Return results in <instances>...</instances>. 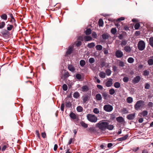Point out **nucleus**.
<instances>
[{
  "label": "nucleus",
  "instance_id": "nucleus-32",
  "mask_svg": "<svg viewBox=\"0 0 153 153\" xmlns=\"http://www.w3.org/2000/svg\"><path fill=\"white\" fill-rule=\"evenodd\" d=\"M95 46V43L94 42H91L88 43L87 46L88 48H91L94 47Z\"/></svg>",
  "mask_w": 153,
  "mask_h": 153
},
{
  "label": "nucleus",
  "instance_id": "nucleus-26",
  "mask_svg": "<svg viewBox=\"0 0 153 153\" xmlns=\"http://www.w3.org/2000/svg\"><path fill=\"white\" fill-rule=\"evenodd\" d=\"M102 94L103 97H104V99H106L109 96L105 92H104L102 93Z\"/></svg>",
  "mask_w": 153,
  "mask_h": 153
},
{
  "label": "nucleus",
  "instance_id": "nucleus-50",
  "mask_svg": "<svg viewBox=\"0 0 153 153\" xmlns=\"http://www.w3.org/2000/svg\"><path fill=\"white\" fill-rule=\"evenodd\" d=\"M77 110L78 112H81L82 111V108L81 106H78L77 108Z\"/></svg>",
  "mask_w": 153,
  "mask_h": 153
},
{
  "label": "nucleus",
  "instance_id": "nucleus-59",
  "mask_svg": "<svg viewBox=\"0 0 153 153\" xmlns=\"http://www.w3.org/2000/svg\"><path fill=\"white\" fill-rule=\"evenodd\" d=\"M82 45V42L80 41H78L76 43V46L77 47H79L80 46Z\"/></svg>",
  "mask_w": 153,
  "mask_h": 153
},
{
  "label": "nucleus",
  "instance_id": "nucleus-23",
  "mask_svg": "<svg viewBox=\"0 0 153 153\" xmlns=\"http://www.w3.org/2000/svg\"><path fill=\"white\" fill-rule=\"evenodd\" d=\"M84 40L85 41H91L92 39L91 37L89 36H85L84 37Z\"/></svg>",
  "mask_w": 153,
  "mask_h": 153
},
{
  "label": "nucleus",
  "instance_id": "nucleus-13",
  "mask_svg": "<svg viewBox=\"0 0 153 153\" xmlns=\"http://www.w3.org/2000/svg\"><path fill=\"white\" fill-rule=\"evenodd\" d=\"M135 114H129L127 116V118L129 120H133L135 117Z\"/></svg>",
  "mask_w": 153,
  "mask_h": 153
},
{
  "label": "nucleus",
  "instance_id": "nucleus-11",
  "mask_svg": "<svg viewBox=\"0 0 153 153\" xmlns=\"http://www.w3.org/2000/svg\"><path fill=\"white\" fill-rule=\"evenodd\" d=\"M69 76V74L68 72L67 71L65 72L64 73L63 75L61 76L62 79L64 80L68 78Z\"/></svg>",
  "mask_w": 153,
  "mask_h": 153
},
{
  "label": "nucleus",
  "instance_id": "nucleus-2",
  "mask_svg": "<svg viewBox=\"0 0 153 153\" xmlns=\"http://www.w3.org/2000/svg\"><path fill=\"white\" fill-rule=\"evenodd\" d=\"M144 102L142 100H139L134 105V108L136 110H141L143 107Z\"/></svg>",
  "mask_w": 153,
  "mask_h": 153
},
{
  "label": "nucleus",
  "instance_id": "nucleus-45",
  "mask_svg": "<svg viewBox=\"0 0 153 153\" xmlns=\"http://www.w3.org/2000/svg\"><path fill=\"white\" fill-rule=\"evenodd\" d=\"M88 131L91 132H94L95 131V128L94 127H90L88 129Z\"/></svg>",
  "mask_w": 153,
  "mask_h": 153
},
{
  "label": "nucleus",
  "instance_id": "nucleus-38",
  "mask_svg": "<svg viewBox=\"0 0 153 153\" xmlns=\"http://www.w3.org/2000/svg\"><path fill=\"white\" fill-rule=\"evenodd\" d=\"M115 93V91L114 89L111 88L109 90V93L110 95H113Z\"/></svg>",
  "mask_w": 153,
  "mask_h": 153
},
{
  "label": "nucleus",
  "instance_id": "nucleus-51",
  "mask_svg": "<svg viewBox=\"0 0 153 153\" xmlns=\"http://www.w3.org/2000/svg\"><path fill=\"white\" fill-rule=\"evenodd\" d=\"M5 23L4 22H2L0 23V29L3 28L5 26Z\"/></svg>",
  "mask_w": 153,
  "mask_h": 153
},
{
  "label": "nucleus",
  "instance_id": "nucleus-61",
  "mask_svg": "<svg viewBox=\"0 0 153 153\" xmlns=\"http://www.w3.org/2000/svg\"><path fill=\"white\" fill-rule=\"evenodd\" d=\"M97 87L100 90H102L103 89L102 86L100 85H97Z\"/></svg>",
  "mask_w": 153,
  "mask_h": 153
},
{
  "label": "nucleus",
  "instance_id": "nucleus-47",
  "mask_svg": "<svg viewBox=\"0 0 153 153\" xmlns=\"http://www.w3.org/2000/svg\"><path fill=\"white\" fill-rule=\"evenodd\" d=\"M65 105L66 107L69 108L71 107V104L70 102H66Z\"/></svg>",
  "mask_w": 153,
  "mask_h": 153
},
{
  "label": "nucleus",
  "instance_id": "nucleus-22",
  "mask_svg": "<svg viewBox=\"0 0 153 153\" xmlns=\"http://www.w3.org/2000/svg\"><path fill=\"white\" fill-rule=\"evenodd\" d=\"M70 117L73 119H76V115L74 113L71 112L70 114Z\"/></svg>",
  "mask_w": 153,
  "mask_h": 153
},
{
  "label": "nucleus",
  "instance_id": "nucleus-63",
  "mask_svg": "<svg viewBox=\"0 0 153 153\" xmlns=\"http://www.w3.org/2000/svg\"><path fill=\"white\" fill-rule=\"evenodd\" d=\"M41 135L42 137L44 138H45L46 137V134L45 132L42 133Z\"/></svg>",
  "mask_w": 153,
  "mask_h": 153
},
{
  "label": "nucleus",
  "instance_id": "nucleus-37",
  "mask_svg": "<svg viewBox=\"0 0 153 153\" xmlns=\"http://www.w3.org/2000/svg\"><path fill=\"white\" fill-rule=\"evenodd\" d=\"M127 43V41L125 40H123L121 43V45L122 47L125 46Z\"/></svg>",
  "mask_w": 153,
  "mask_h": 153
},
{
  "label": "nucleus",
  "instance_id": "nucleus-35",
  "mask_svg": "<svg viewBox=\"0 0 153 153\" xmlns=\"http://www.w3.org/2000/svg\"><path fill=\"white\" fill-rule=\"evenodd\" d=\"M13 26L12 25H10V24H8L7 25V30L10 31L12 28H13Z\"/></svg>",
  "mask_w": 153,
  "mask_h": 153
},
{
  "label": "nucleus",
  "instance_id": "nucleus-5",
  "mask_svg": "<svg viewBox=\"0 0 153 153\" xmlns=\"http://www.w3.org/2000/svg\"><path fill=\"white\" fill-rule=\"evenodd\" d=\"M103 109L106 112H110L112 111L113 107L109 104L105 105L103 106Z\"/></svg>",
  "mask_w": 153,
  "mask_h": 153
},
{
  "label": "nucleus",
  "instance_id": "nucleus-55",
  "mask_svg": "<svg viewBox=\"0 0 153 153\" xmlns=\"http://www.w3.org/2000/svg\"><path fill=\"white\" fill-rule=\"evenodd\" d=\"M140 27V25L138 23H137L135 24L134 25V27L136 30H137L139 29Z\"/></svg>",
  "mask_w": 153,
  "mask_h": 153
},
{
  "label": "nucleus",
  "instance_id": "nucleus-48",
  "mask_svg": "<svg viewBox=\"0 0 153 153\" xmlns=\"http://www.w3.org/2000/svg\"><path fill=\"white\" fill-rule=\"evenodd\" d=\"M89 62L90 63L92 64L94 62L95 59L93 58H91L89 59Z\"/></svg>",
  "mask_w": 153,
  "mask_h": 153
},
{
  "label": "nucleus",
  "instance_id": "nucleus-25",
  "mask_svg": "<svg viewBox=\"0 0 153 153\" xmlns=\"http://www.w3.org/2000/svg\"><path fill=\"white\" fill-rule=\"evenodd\" d=\"M114 85L115 88H118L120 87V84L119 82H116L114 83Z\"/></svg>",
  "mask_w": 153,
  "mask_h": 153
},
{
  "label": "nucleus",
  "instance_id": "nucleus-6",
  "mask_svg": "<svg viewBox=\"0 0 153 153\" xmlns=\"http://www.w3.org/2000/svg\"><path fill=\"white\" fill-rule=\"evenodd\" d=\"M1 33L2 34L3 36L6 38L8 37L10 35L9 32L6 30H3Z\"/></svg>",
  "mask_w": 153,
  "mask_h": 153
},
{
  "label": "nucleus",
  "instance_id": "nucleus-44",
  "mask_svg": "<svg viewBox=\"0 0 153 153\" xmlns=\"http://www.w3.org/2000/svg\"><path fill=\"white\" fill-rule=\"evenodd\" d=\"M1 18L2 19L6 20L7 19V16L5 14H3L1 16Z\"/></svg>",
  "mask_w": 153,
  "mask_h": 153
},
{
  "label": "nucleus",
  "instance_id": "nucleus-42",
  "mask_svg": "<svg viewBox=\"0 0 153 153\" xmlns=\"http://www.w3.org/2000/svg\"><path fill=\"white\" fill-rule=\"evenodd\" d=\"M99 25L100 26H102L103 24V21L102 19H100L99 20Z\"/></svg>",
  "mask_w": 153,
  "mask_h": 153
},
{
  "label": "nucleus",
  "instance_id": "nucleus-36",
  "mask_svg": "<svg viewBox=\"0 0 153 153\" xmlns=\"http://www.w3.org/2000/svg\"><path fill=\"white\" fill-rule=\"evenodd\" d=\"M134 61V59L132 57H129L127 60L128 62L130 63H133Z\"/></svg>",
  "mask_w": 153,
  "mask_h": 153
},
{
  "label": "nucleus",
  "instance_id": "nucleus-56",
  "mask_svg": "<svg viewBox=\"0 0 153 153\" xmlns=\"http://www.w3.org/2000/svg\"><path fill=\"white\" fill-rule=\"evenodd\" d=\"M92 36L94 38H96L97 37V34L94 32H93L92 33Z\"/></svg>",
  "mask_w": 153,
  "mask_h": 153
},
{
  "label": "nucleus",
  "instance_id": "nucleus-4",
  "mask_svg": "<svg viewBox=\"0 0 153 153\" xmlns=\"http://www.w3.org/2000/svg\"><path fill=\"white\" fill-rule=\"evenodd\" d=\"M145 43L143 41L141 40L139 41L137 44V47L139 50L142 51L145 49Z\"/></svg>",
  "mask_w": 153,
  "mask_h": 153
},
{
  "label": "nucleus",
  "instance_id": "nucleus-17",
  "mask_svg": "<svg viewBox=\"0 0 153 153\" xmlns=\"http://www.w3.org/2000/svg\"><path fill=\"white\" fill-rule=\"evenodd\" d=\"M117 121L119 123H122L124 121V120L122 117H119L116 118Z\"/></svg>",
  "mask_w": 153,
  "mask_h": 153
},
{
  "label": "nucleus",
  "instance_id": "nucleus-24",
  "mask_svg": "<svg viewBox=\"0 0 153 153\" xmlns=\"http://www.w3.org/2000/svg\"><path fill=\"white\" fill-rule=\"evenodd\" d=\"M133 99L131 97H128L126 99V102L129 103H131L133 102Z\"/></svg>",
  "mask_w": 153,
  "mask_h": 153
},
{
  "label": "nucleus",
  "instance_id": "nucleus-27",
  "mask_svg": "<svg viewBox=\"0 0 153 153\" xmlns=\"http://www.w3.org/2000/svg\"><path fill=\"white\" fill-rule=\"evenodd\" d=\"M149 44L153 48V37H151L149 39Z\"/></svg>",
  "mask_w": 153,
  "mask_h": 153
},
{
  "label": "nucleus",
  "instance_id": "nucleus-18",
  "mask_svg": "<svg viewBox=\"0 0 153 153\" xmlns=\"http://www.w3.org/2000/svg\"><path fill=\"white\" fill-rule=\"evenodd\" d=\"M95 98L97 101H100L102 99V97L100 94H97L95 96Z\"/></svg>",
  "mask_w": 153,
  "mask_h": 153
},
{
  "label": "nucleus",
  "instance_id": "nucleus-16",
  "mask_svg": "<svg viewBox=\"0 0 153 153\" xmlns=\"http://www.w3.org/2000/svg\"><path fill=\"white\" fill-rule=\"evenodd\" d=\"M124 50L127 53H129L131 51V48L129 46H126L124 48Z\"/></svg>",
  "mask_w": 153,
  "mask_h": 153
},
{
  "label": "nucleus",
  "instance_id": "nucleus-12",
  "mask_svg": "<svg viewBox=\"0 0 153 153\" xmlns=\"http://www.w3.org/2000/svg\"><path fill=\"white\" fill-rule=\"evenodd\" d=\"M68 70L72 72H74L75 70L74 66L71 65H68Z\"/></svg>",
  "mask_w": 153,
  "mask_h": 153
},
{
  "label": "nucleus",
  "instance_id": "nucleus-7",
  "mask_svg": "<svg viewBox=\"0 0 153 153\" xmlns=\"http://www.w3.org/2000/svg\"><path fill=\"white\" fill-rule=\"evenodd\" d=\"M73 47L72 46H70L68 48L67 51L66 52L65 54V56H67L68 55H70L73 51Z\"/></svg>",
  "mask_w": 153,
  "mask_h": 153
},
{
  "label": "nucleus",
  "instance_id": "nucleus-46",
  "mask_svg": "<svg viewBox=\"0 0 153 153\" xmlns=\"http://www.w3.org/2000/svg\"><path fill=\"white\" fill-rule=\"evenodd\" d=\"M91 31L90 29H88L85 31V34L87 35L90 34L91 33Z\"/></svg>",
  "mask_w": 153,
  "mask_h": 153
},
{
  "label": "nucleus",
  "instance_id": "nucleus-57",
  "mask_svg": "<svg viewBox=\"0 0 153 153\" xmlns=\"http://www.w3.org/2000/svg\"><path fill=\"white\" fill-rule=\"evenodd\" d=\"M150 85L148 83H146L145 85V88L146 89H149L150 87Z\"/></svg>",
  "mask_w": 153,
  "mask_h": 153
},
{
  "label": "nucleus",
  "instance_id": "nucleus-28",
  "mask_svg": "<svg viewBox=\"0 0 153 153\" xmlns=\"http://www.w3.org/2000/svg\"><path fill=\"white\" fill-rule=\"evenodd\" d=\"M86 62L84 60H81L79 62L80 65L82 67H83L85 65Z\"/></svg>",
  "mask_w": 153,
  "mask_h": 153
},
{
  "label": "nucleus",
  "instance_id": "nucleus-14",
  "mask_svg": "<svg viewBox=\"0 0 153 153\" xmlns=\"http://www.w3.org/2000/svg\"><path fill=\"white\" fill-rule=\"evenodd\" d=\"M140 114L141 116L143 117H147V115L148 114V112L146 110H144L140 113Z\"/></svg>",
  "mask_w": 153,
  "mask_h": 153
},
{
  "label": "nucleus",
  "instance_id": "nucleus-49",
  "mask_svg": "<svg viewBox=\"0 0 153 153\" xmlns=\"http://www.w3.org/2000/svg\"><path fill=\"white\" fill-rule=\"evenodd\" d=\"M76 77L77 79L80 80L81 79V76L80 74H76Z\"/></svg>",
  "mask_w": 153,
  "mask_h": 153
},
{
  "label": "nucleus",
  "instance_id": "nucleus-52",
  "mask_svg": "<svg viewBox=\"0 0 153 153\" xmlns=\"http://www.w3.org/2000/svg\"><path fill=\"white\" fill-rule=\"evenodd\" d=\"M123 81L124 82H127L129 81V78L127 77H124L123 79Z\"/></svg>",
  "mask_w": 153,
  "mask_h": 153
},
{
  "label": "nucleus",
  "instance_id": "nucleus-33",
  "mask_svg": "<svg viewBox=\"0 0 153 153\" xmlns=\"http://www.w3.org/2000/svg\"><path fill=\"white\" fill-rule=\"evenodd\" d=\"M95 47L97 50L98 51H101L102 49V47L100 45H97Z\"/></svg>",
  "mask_w": 153,
  "mask_h": 153
},
{
  "label": "nucleus",
  "instance_id": "nucleus-29",
  "mask_svg": "<svg viewBox=\"0 0 153 153\" xmlns=\"http://www.w3.org/2000/svg\"><path fill=\"white\" fill-rule=\"evenodd\" d=\"M80 94L78 92H74L73 94V97L75 98H77L79 97Z\"/></svg>",
  "mask_w": 153,
  "mask_h": 153
},
{
  "label": "nucleus",
  "instance_id": "nucleus-43",
  "mask_svg": "<svg viewBox=\"0 0 153 153\" xmlns=\"http://www.w3.org/2000/svg\"><path fill=\"white\" fill-rule=\"evenodd\" d=\"M93 112L95 114H98L100 112L99 109L97 108H95L93 109Z\"/></svg>",
  "mask_w": 153,
  "mask_h": 153
},
{
  "label": "nucleus",
  "instance_id": "nucleus-41",
  "mask_svg": "<svg viewBox=\"0 0 153 153\" xmlns=\"http://www.w3.org/2000/svg\"><path fill=\"white\" fill-rule=\"evenodd\" d=\"M111 32L113 34H115L117 32V30L115 28H112L111 30Z\"/></svg>",
  "mask_w": 153,
  "mask_h": 153
},
{
  "label": "nucleus",
  "instance_id": "nucleus-54",
  "mask_svg": "<svg viewBox=\"0 0 153 153\" xmlns=\"http://www.w3.org/2000/svg\"><path fill=\"white\" fill-rule=\"evenodd\" d=\"M119 65L120 67H123L125 65L124 63L122 61H120L119 62Z\"/></svg>",
  "mask_w": 153,
  "mask_h": 153
},
{
  "label": "nucleus",
  "instance_id": "nucleus-10",
  "mask_svg": "<svg viewBox=\"0 0 153 153\" xmlns=\"http://www.w3.org/2000/svg\"><path fill=\"white\" fill-rule=\"evenodd\" d=\"M113 80L111 79H109L106 82L105 85L107 87H110L112 85Z\"/></svg>",
  "mask_w": 153,
  "mask_h": 153
},
{
  "label": "nucleus",
  "instance_id": "nucleus-8",
  "mask_svg": "<svg viewBox=\"0 0 153 153\" xmlns=\"http://www.w3.org/2000/svg\"><path fill=\"white\" fill-rule=\"evenodd\" d=\"M115 54L116 57L119 58H121L123 56V52L119 50L116 51Z\"/></svg>",
  "mask_w": 153,
  "mask_h": 153
},
{
  "label": "nucleus",
  "instance_id": "nucleus-30",
  "mask_svg": "<svg viewBox=\"0 0 153 153\" xmlns=\"http://www.w3.org/2000/svg\"><path fill=\"white\" fill-rule=\"evenodd\" d=\"M105 72L106 74L108 76H109L111 74V71L110 69H107L105 71Z\"/></svg>",
  "mask_w": 153,
  "mask_h": 153
},
{
  "label": "nucleus",
  "instance_id": "nucleus-40",
  "mask_svg": "<svg viewBox=\"0 0 153 153\" xmlns=\"http://www.w3.org/2000/svg\"><path fill=\"white\" fill-rule=\"evenodd\" d=\"M149 74V71L147 70H145L143 72V75L144 76H148Z\"/></svg>",
  "mask_w": 153,
  "mask_h": 153
},
{
  "label": "nucleus",
  "instance_id": "nucleus-34",
  "mask_svg": "<svg viewBox=\"0 0 153 153\" xmlns=\"http://www.w3.org/2000/svg\"><path fill=\"white\" fill-rule=\"evenodd\" d=\"M148 63L149 65H153V59H149L148 60Z\"/></svg>",
  "mask_w": 153,
  "mask_h": 153
},
{
  "label": "nucleus",
  "instance_id": "nucleus-58",
  "mask_svg": "<svg viewBox=\"0 0 153 153\" xmlns=\"http://www.w3.org/2000/svg\"><path fill=\"white\" fill-rule=\"evenodd\" d=\"M148 106L149 107H152L153 106V103L152 102H149L148 104Z\"/></svg>",
  "mask_w": 153,
  "mask_h": 153
},
{
  "label": "nucleus",
  "instance_id": "nucleus-1",
  "mask_svg": "<svg viewBox=\"0 0 153 153\" xmlns=\"http://www.w3.org/2000/svg\"><path fill=\"white\" fill-rule=\"evenodd\" d=\"M96 127L98 128L101 131H104L106 129L112 130L114 128V126L106 122L101 121L96 124Z\"/></svg>",
  "mask_w": 153,
  "mask_h": 153
},
{
  "label": "nucleus",
  "instance_id": "nucleus-20",
  "mask_svg": "<svg viewBox=\"0 0 153 153\" xmlns=\"http://www.w3.org/2000/svg\"><path fill=\"white\" fill-rule=\"evenodd\" d=\"M99 75L100 77L104 78L105 77L106 74L103 71H101L99 73Z\"/></svg>",
  "mask_w": 153,
  "mask_h": 153
},
{
  "label": "nucleus",
  "instance_id": "nucleus-64",
  "mask_svg": "<svg viewBox=\"0 0 153 153\" xmlns=\"http://www.w3.org/2000/svg\"><path fill=\"white\" fill-rule=\"evenodd\" d=\"M7 146L6 145L4 146L1 149L2 151H4L7 148Z\"/></svg>",
  "mask_w": 153,
  "mask_h": 153
},
{
  "label": "nucleus",
  "instance_id": "nucleus-53",
  "mask_svg": "<svg viewBox=\"0 0 153 153\" xmlns=\"http://www.w3.org/2000/svg\"><path fill=\"white\" fill-rule=\"evenodd\" d=\"M63 90L65 91H66L68 89V86L65 84H64L62 85Z\"/></svg>",
  "mask_w": 153,
  "mask_h": 153
},
{
  "label": "nucleus",
  "instance_id": "nucleus-62",
  "mask_svg": "<svg viewBox=\"0 0 153 153\" xmlns=\"http://www.w3.org/2000/svg\"><path fill=\"white\" fill-rule=\"evenodd\" d=\"M113 70L114 71H116L117 69V67L115 65H113L112 67Z\"/></svg>",
  "mask_w": 153,
  "mask_h": 153
},
{
  "label": "nucleus",
  "instance_id": "nucleus-3",
  "mask_svg": "<svg viewBox=\"0 0 153 153\" xmlns=\"http://www.w3.org/2000/svg\"><path fill=\"white\" fill-rule=\"evenodd\" d=\"M88 120L92 123H96L97 122L98 119L94 115L91 114H88L86 116Z\"/></svg>",
  "mask_w": 153,
  "mask_h": 153
},
{
  "label": "nucleus",
  "instance_id": "nucleus-39",
  "mask_svg": "<svg viewBox=\"0 0 153 153\" xmlns=\"http://www.w3.org/2000/svg\"><path fill=\"white\" fill-rule=\"evenodd\" d=\"M80 124L81 125L85 128H87L88 126L87 124L85 123L83 121L81 122Z\"/></svg>",
  "mask_w": 153,
  "mask_h": 153
},
{
  "label": "nucleus",
  "instance_id": "nucleus-19",
  "mask_svg": "<svg viewBox=\"0 0 153 153\" xmlns=\"http://www.w3.org/2000/svg\"><path fill=\"white\" fill-rule=\"evenodd\" d=\"M82 91L83 92H86L89 90V88L87 85H84L81 88Z\"/></svg>",
  "mask_w": 153,
  "mask_h": 153
},
{
  "label": "nucleus",
  "instance_id": "nucleus-21",
  "mask_svg": "<svg viewBox=\"0 0 153 153\" xmlns=\"http://www.w3.org/2000/svg\"><path fill=\"white\" fill-rule=\"evenodd\" d=\"M109 35L107 33H103L102 35V37L104 40L107 39L108 38Z\"/></svg>",
  "mask_w": 153,
  "mask_h": 153
},
{
  "label": "nucleus",
  "instance_id": "nucleus-60",
  "mask_svg": "<svg viewBox=\"0 0 153 153\" xmlns=\"http://www.w3.org/2000/svg\"><path fill=\"white\" fill-rule=\"evenodd\" d=\"M64 105L63 103L61 105L60 108L62 111H63L64 110Z\"/></svg>",
  "mask_w": 153,
  "mask_h": 153
},
{
  "label": "nucleus",
  "instance_id": "nucleus-9",
  "mask_svg": "<svg viewBox=\"0 0 153 153\" xmlns=\"http://www.w3.org/2000/svg\"><path fill=\"white\" fill-rule=\"evenodd\" d=\"M141 77L139 76H137L134 77L132 80V82L134 84L138 83L140 81Z\"/></svg>",
  "mask_w": 153,
  "mask_h": 153
},
{
  "label": "nucleus",
  "instance_id": "nucleus-31",
  "mask_svg": "<svg viewBox=\"0 0 153 153\" xmlns=\"http://www.w3.org/2000/svg\"><path fill=\"white\" fill-rule=\"evenodd\" d=\"M89 99V97L88 95H86L83 98V101L84 103H86Z\"/></svg>",
  "mask_w": 153,
  "mask_h": 153
},
{
  "label": "nucleus",
  "instance_id": "nucleus-15",
  "mask_svg": "<svg viewBox=\"0 0 153 153\" xmlns=\"http://www.w3.org/2000/svg\"><path fill=\"white\" fill-rule=\"evenodd\" d=\"M128 137V134H126L123 137L118 139L117 140L119 141L124 140L127 138Z\"/></svg>",
  "mask_w": 153,
  "mask_h": 153
}]
</instances>
